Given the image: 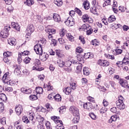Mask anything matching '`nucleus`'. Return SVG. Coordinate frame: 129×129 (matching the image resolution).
<instances>
[{
  "mask_svg": "<svg viewBox=\"0 0 129 129\" xmlns=\"http://www.w3.org/2000/svg\"><path fill=\"white\" fill-rule=\"evenodd\" d=\"M57 64L59 67H60L61 68H64L65 65V62L63 61V60L61 59H58L57 60Z\"/></svg>",
  "mask_w": 129,
  "mask_h": 129,
  "instance_id": "obj_21",
  "label": "nucleus"
},
{
  "mask_svg": "<svg viewBox=\"0 0 129 129\" xmlns=\"http://www.w3.org/2000/svg\"><path fill=\"white\" fill-rule=\"evenodd\" d=\"M98 64L103 67H107V66H109V62L106 60L100 59L98 61Z\"/></svg>",
  "mask_w": 129,
  "mask_h": 129,
  "instance_id": "obj_10",
  "label": "nucleus"
},
{
  "mask_svg": "<svg viewBox=\"0 0 129 129\" xmlns=\"http://www.w3.org/2000/svg\"><path fill=\"white\" fill-rule=\"evenodd\" d=\"M83 73L84 75H86V76H88V75H89V70H88V68H84Z\"/></svg>",
  "mask_w": 129,
  "mask_h": 129,
  "instance_id": "obj_36",
  "label": "nucleus"
},
{
  "mask_svg": "<svg viewBox=\"0 0 129 129\" xmlns=\"http://www.w3.org/2000/svg\"><path fill=\"white\" fill-rule=\"evenodd\" d=\"M76 83H72L70 84V87L71 90H75L76 89Z\"/></svg>",
  "mask_w": 129,
  "mask_h": 129,
  "instance_id": "obj_40",
  "label": "nucleus"
},
{
  "mask_svg": "<svg viewBox=\"0 0 129 129\" xmlns=\"http://www.w3.org/2000/svg\"><path fill=\"white\" fill-rule=\"evenodd\" d=\"M0 122L3 125L6 124V117H3L2 119H0Z\"/></svg>",
  "mask_w": 129,
  "mask_h": 129,
  "instance_id": "obj_52",
  "label": "nucleus"
},
{
  "mask_svg": "<svg viewBox=\"0 0 129 129\" xmlns=\"http://www.w3.org/2000/svg\"><path fill=\"white\" fill-rule=\"evenodd\" d=\"M10 27L5 26L4 30L1 32L0 36L2 38H6L9 36V29H10Z\"/></svg>",
  "mask_w": 129,
  "mask_h": 129,
  "instance_id": "obj_4",
  "label": "nucleus"
},
{
  "mask_svg": "<svg viewBox=\"0 0 129 129\" xmlns=\"http://www.w3.org/2000/svg\"><path fill=\"white\" fill-rule=\"evenodd\" d=\"M55 128L56 129H64V126H63L61 124H57L55 126Z\"/></svg>",
  "mask_w": 129,
  "mask_h": 129,
  "instance_id": "obj_56",
  "label": "nucleus"
},
{
  "mask_svg": "<svg viewBox=\"0 0 129 129\" xmlns=\"http://www.w3.org/2000/svg\"><path fill=\"white\" fill-rule=\"evenodd\" d=\"M74 19L73 18L69 17L67 20L65 22L66 25L67 26H69V27H72V26H74L75 25V23L74 22Z\"/></svg>",
  "mask_w": 129,
  "mask_h": 129,
  "instance_id": "obj_9",
  "label": "nucleus"
},
{
  "mask_svg": "<svg viewBox=\"0 0 129 129\" xmlns=\"http://www.w3.org/2000/svg\"><path fill=\"white\" fill-rule=\"evenodd\" d=\"M58 41L61 45H63L65 43V40L62 38H58Z\"/></svg>",
  "mask_w": 129,
  "mask_h": 129,
  "instance_id": "obj_55",
  "label": "nucleus"
},
{
  "mask_svg": "<svg viewBox=\"0 0 129 129\" xmlns=\"http://www.w3.org/2000/svg\"><path fill=\"white\" fill-rule=\"evenodd\" d=\"M115 16L114 15H111L108 19V21L109 23H112L113 22H114L115 21Z\"/></svg>",
  "mask_w": 129,
  "mask_h": 129,
  "instance_id": "obj_31",
  "label": "nucleus"
},
{
  "mask_svg": "<svg viewBox=\"0 0 129 129\" xmlns=\"http://www.w3.org/2000/svg\"><path fill=\"white\" fill-rule=\"evenodd\" d=\"M3 81L4 83L8 84V85H13V83L10 79V76L9 73H6L3 77Z\"/></svg>",
  "mask_w": 129,
  "mask_h": 129,
  "instance_id": "obj_3",
  "label": "nucleus"
},
{
  "mask_svg": "<svg viewBox=\"0 0 129 129\" xmlns=\"http://www.w3.org/2000/svg\"><path fill=\"white\" fill-rule=\"evenodd\" d=\"M54 3L57 7H61L63 5L62 0H54Z\"/></svg>",
  "mask_w": 129,
  "mask_h": 129,
  "instance_id": "obj_28",
  "label": "nucleus"
},
{
  "mask_svg": "<svg viewBox=\"0 0 129 129\" xmlns=\"http://www.w3.org/2000/svg\"><path fill=\"white\" fill-rule=\"evenodd\" d=\"M104 3L103 4V7L104 8L106 6H109L110 5V0H104Z\"/></svg>",
  "mask_w": 129,
  "mask_h": 129,
  "instance_id": "obj_42",
  "label": "nucleus"
},
{
  "mask_svg": "<svg viewBox=\"0 0 129 129\" xmlns=\"http://www.w3.org/2000/svg\"><path fill=\"white\" fill-rule=\"evenodd\" d=\"M72 64L71 63V60H68L66 62H64V70L66 71H68L69 70V67H70Z\"/></svg>",
  "mask_w": 129,
  "mask_h": 129,
  "instance_id": "obj_17",
  "label": "nucleus"
},
{
  "mask_svg": "<svg viewBox=\"0 0 129 129\" xmlns=\"http://www.w3.org/2000/svg\"><path fill=\"white\" fill-rule=\"evenodd\" d=\"M69 110L71 113H73V115H79V109L78 108L72 106L70 107Z\"/></svg>",
  "mask_w": 129,
  "mask_h": 129,
  "instance_id": "obj_6",
  "label": "nucleus"
},
{
  "mask_svg": "<svg viewBox=\"0 0 129 129\" xmlns=\"http://www.w3.org/2000/svg\"><path fill=\"white\" fill-rule=\"evenodd\" d=\"M79 40L82 42V44H85V40H84V37L82 36L79 37Z\"/></svg>",
  "mask_w": 129,
  "mask_h": 129,
  "instance_id": "obj_59",
  "label": "nucleus"
},
{
  "mask_svg": "<svg viewBox=\"0 0 129 129\" xmlns=\"http://www.w3.org/2000/svg\"><path fill=\"white\" fill-rule=\"evenodd\" d=\"M54 98L55 101H61V96H60V94H59L55 95L54 97Z\"/></svg>",
  "mask_w": 129,
  "mask_h": 129,
  "instance_id": "obj_33",
  "label": "nucleus"
},
{
  "mask_svg": "<svg viewBox=\"0 0 129 129\" xmlns=\"http://www.w3.org/2000/svg\"><path fill=\"white\" fill-rule=\"evenodd\" d=\"M16 40L14 37H12L8 39V44L11 46L16 45Z\"/></svg>",
  "mask_w": 129,
  "mask_h": 129,
  "instance_id": "obj_20",
  "label": "nucleus"
},
{
  "mask_svg": "<svg viewBox=\"0 0 129 129\" xmlns=\"http://www.w3.org/2000/svg\"><path fill=\"white\" fill-rule=\"evenodd\" d=\"M105 57H106L108 59H111V60H114V55H110L108 54H105Z\"/></svg>",
  "mask_w": 129,
  "mask_h": 129,
  "instance_id": "obj_48",
  "label": "nucleus"
},
{
  "mask_svg": "<svg viewBox=\"0 0 129 129\" xmlns=\"http://www.w3.org/2000/svg\"><path fill=\"white\" fill-rule=\"evenodd\" d=\"M75 11L76 13H77V14L79 15V16H82V12L81 11V10H80V9L76 8Z\"/></svg>",
  "mask_w": 129,
  "mask_h": 129,
  "instance_id": "obj_44",
  "label": "nucleus"
},
{
  "mask_svg": "<svg viewBox=\"0 0 129 129\" xmlns=\"http://www.w3.org/2000/svg\"><path fill=\"white\" fill-rule=\"evenodd\" d=\"M51 119L53 120L55 123H59V124H62V125H63V122L62 121L58 120V117L55 116H51Z\"/></svg>",
  "mask_w": 129,
  "mask_h": 129,
  "instance_id": "obj_19",
  "label": "nucleus"
},
{
  "mask_svg": "<svg viewBox=\"0 0 129 129\" xmlns=\"http://www.w3.org/2000/svg\"><path fill=\"white\" fill-rule=\"evenodd\" d=\"M89 116L92 119H96V115L93 113H90L89 114Z\"/></svg>",
  "mask_w": 129,
  "mask_h": 129,
  "instance_id": "obj_49",
  "label": "nucleus"
},
{
  "mask_svg": "<svg viewBox=\"0 0 129 129\" xmlns=\"http://www.w3.org/2000/svg\"><path fill=\"white\" fill-rule=\"evenodd\" d=\"M36 119L38 121V122H42V123H45V119H44V117L41 116V115H38L36 117Z\"/></svg>",
  "mask_w": 129,
  "mask_h": 129,
  "instance_id": "obj_23",
  "label": "nucleus"
},
{
  "mask_svg": "<svg viewBox=\"0 0 129 129\" xmlns=\"http://www.w3.org/2000/svg\"><path fill=\"white\" fill-rule=\"evenodd\" d=\"M22 121L25 122V123H29V122H30V120H29V119H28V117L26 116H24L22 117Z\"/></svg>",
  "mask_w": 129,
  "mask_h": 129,
  "instance_id": "obj_38",
  "label": "nucleus"
},
{
  "mask_svg": "<svg viewBox=\"0 0 129 129\" xmlns=\"http://www.w3.org/2000/svg\"><path fill=\"white\" fill-rule=\"evenodd\" d=\"M116 104L117 108H118L120 110H123V109L125 108V105H124L123 102L121 101V100L116 101Z\"/></svg>",
  "mask_w": 129,
  "mask_h": 129,
  "instance_id": "obj_8",
  "label": "nucleus"
},
{
  "mask_svg": "<svg viewBox=\"0 0 129 129\" xmlns=\"http://www.w3.org/2000/svg\"><path fill=\"white\" fill-rule=\"evenodd\" d=\"M24 4L28 7H31V6H33V5L35 4V2H34V0H26V2H25Z\"/></svg>",
  "mask_w": 129,
  "mask_h": 129,
  "instance_id": "obj_24",
  "label": "nucleus"
},
{
  "mask_svg": "<svg viewBox=\"0 0 129 129\" xmlns=\"http://www.w3.org/2000/svg\"><path fill=\"white\" fill-rule=\"evenodd\" d=\"M53 19L54 21L57 23L61 22V17H60V15L57 13L53 14Z\"/></svg>",
  "mask_w": 129,
  "mask_h": 129,
  "instance_id": "obj_13",
  "label": "nucleus"
},
{
  "mask_svg": "<svg viewBox=\"0 0 129 129\" xmlns=\"http://www.w3.org/2000/svg\"><path fill=\"white\" fill-rule=\"evenodd\" d=\"M29 99L30 100H37V99H38V97L35 95H30L29 96Z\"/></svg>",
  "mask_w": 129,
  "mask_h": 129,
  "instance_id": "obj_43",
  "label": "nucleus"
},
{
  "mask_svg": "<svg viewBox=\"0 0 129 129\" xmlns=\"http://www.w3.org/2000/svg\"><path fill=\"white\" fill-rule=\"evenodd\" d=\"M0 99L1 100H3V101H7V99H8V98H7V96L6 94L4 93L0 94Z\"/></svg>",
  "mask_w": 129,
  "mask_h": 129,
  "instance_id": "obj_29",
  "label": "nucleus"
},
{
  "mask_svg": "<svg viewBox=\"0 0 129 129\" xmlns=\"http://www.w3.org/2000/svg\"><path fill=\"white\" fill-rule=\"evenodd\" d=\"M103 104L105 107L107 106V105H108V102H107L106 100L104 99L103 101Z\"/></svg>",
  "mask_w": 129,
  "mask_h": 129,
  "instance_id": "obj_64",
  "label": "nucleus"
},
{
  "mask_svg": "<svg viewBox=\"0 0 129 129\" xmlns=\"http://www.w3.org/2000/svg\"><path fill=\"white\" fill-rule=\"evenodd\" d=\"M14 73H18V74H20V73H21V70H20V68L18 67V66H17L16 69H15Z\"/></svg>",
  "mask_w": 129,
  "mask_h": 129,
  "instance_id": "obj_54",
  "label": "nucleus"
},
{
  "mask_svg": "<svg viewBox=\"0 0 129 129\" xmlns=\"http://www.w3.org/2000/svg\"><path fill=\"white\" fill-rule=\"evenodd\" d=\"M36 92L37 94H43V88L40 87H36Z\"/></svg>",
  "mask_w": 129,
  "mask_h": 129,
  "instance_id": "obj_26",
  "label": "nucleus"
},
{
  "mask_svg": "<svg viewBox=\"0 0 129 129\" xmlns=\"http://www.w3.org/2000/svg\"><path fill=\"white\" fill-rule=\"evenodd\" d=\"M87 99L90 101V102H95V101L94 100V98L91 97V96H89L87 97Z\"/></svg>",
  "mask_w": 129,
  "mask_h": 129,
  "instance_id": "obj_50",
  "label": "nucleus"
},
{
  "mask_svg": "<svg viewBox=\"0 0 129 129\" xmlns=\"http://www.w3.org/2000/svg\"><path fill=\"white\" fill-rule=\"evenodd\" d=\"M74 116L73 119V122L74 123H77L79 121V115H74Z\"/></svg>",
  "mask_w": 129,
  "mask_h": 129,
  "instance_id": "obj_32",
  "label": "nucleus"
},
{
  "mask_svg": "<svg viewBox=\"0 0 129 129\" xmlns=\"http://www.w3.org/2000/svg\"><path fill=\"white\" fill-rule=\"evenodd\" d=\"M58 110L59 113H63V112H65V111H66V108H65L64 106H62L58 108Z\"/></svg>",
  "mask_w": 129,
  "mask_h": 129,
  "instance_id": "obj_35",
  "label": "nucleus"
},
{
  "mask_svg": "<svg viewBox=\"0 0 129 129\" xmlns=\"http://www.w3.org/2000/svg\"><path fill=\"white\" fill-rule=\"evenodd\" d=\"M5 110V106L3 103H0V113H2Z\"/></svg>",
  "mask_w": 129,
  "mask_h": 129,
  "instance_id": "obj_45",
  "label": "nucleus"
},
{
  "mask_svg": "<svg viewBox=\"0 0 129 129\" xmlns=\"http://www.w3.org/2000/svg\"><path fill=\"white\" fill-rule=\"evenodd\" d=\"M35 31V27L33 24H29L26 28V33L27 36L32 35V33Z\"/></svg>",
  "mask_w": 129,
  "mask_h": 129,
  "instance_id": "obj_5",
  "label": "nucleus"
},
{
  "mask_svg": "<svg viewBox=\"0 0 129 129\" xmlns=\"http://www.w3.org/2000/svg\"><path fill=\"white\" fill-rule=\"evenodd\" d=\"M97 43H98V42H97V39L93 40L91 42V45H93V46H97L98 45V44H97Z\"/></svg>",
  "mask_w": 129,
  "mask_h": 129,
  "instance_id": "obj_46",
  "label": "nucleus"
},
{
  "mask_svg": "<svg viewBox=\"0 0 129 129\" xmlns=\"http://www.w3.org/2000/svg\"><path fill=\"white\" fill-rule=\"evenodd\" d=\"M63 92L67 95H70V94H71V93L72 92V90H71V87H68L66 88H63Z\"/></svg>",
  "mask_w": 129,
  "mask_h": 129,
  "instance_id": "obj_16",
  "label": "nucleus"
},
{
  "mask_svg": "<svg viewBox=\"0 0 129 129\" xmlns=\"http://www.w3.org/2000/svg\"><path fill=\"white\" fill-rule=\"evenodd\" d=\"M79 66L77 67V70L79 72H81V70H82V63H79Z\"/></svg>",
  "mask_w": 129,
  "mask_h": 129,
  "instance_id": "obj_47",
  "label": "nucleus"
},
{
  "mask_svg": "<svg viewBox=\"0 0 129 129\" xmlns=\"http://www.w3.org/2000/svg\"><path fill=\"white\" fill-rule=\"evenodd\" d=\"M30 61H31V58H30L29 57H27L24 59V62L25 63V64L30 63Z\"/></svg>",
  "mask_w": 129,
  "mask_h": 129,
  "instance_id": "obj_53",
  "label": "nucleus"
},
{
  "mask_svg": "<svg viewBox=\"0 0 129 129\" xmlns=\"http://www.w3.org/2000/svg\"><path fill=\"white\" fill-rule=\"evenodd\" d=\"M98 10L95 8V7L93 6L90 8V12L94 14V15H96L97 16L98 15V13H97Z\"/></svg>",
  "mask_w": 129,
  "mask_h": 129,
  "instance_id": "obj_25",
  "label": "nucleus"
},
{
  "mask_svg": "<svg viewBox=\"0 0 129 129\" xmlns=\"http://www.w3.org/2000/svg\"><path fill=\"white\" fill-rule=\"evenodd\" d=\"M122 63L123 64H125V65H127V64H129V59L127 57H124Z\"/></svg>",
  "mask_w": 129,
  "mask_h": 129,
  "instance_id": "obj_39",
  "label": "nucleus"
},
{
  "mask_svg": "<svg viewBox=\"0 0 129 129\" xmlns=\"http://www.w3.org/2000/svg\"><path fill=\"white\" fill-rule=\"evenodd\" d=\"M23 106L21 105H17L15 107V111L17 115H21L22 112H23Z\"/></svg>",
  "mask_w": 129,
  "mask_h": 129,
  "instance_id": "obj_11",
  "label": "nucleus"
},
{
  "mask_svg": "<svg viewBox=\"0 0 129 129\" xmlns=\"http://www.w3.org/2000/svg\"><path fill=\"white\" fill-rule=\"evenodd\" d=\"M90 52H88L87 53H85L84 54V58H85V59H88L89 58H90Z\"/></svg>",
  "mask_w": 129,
  "mask_h": 129,
  "instance_id": "obj_58",
  "label": "nucleus"
},
{
  "mask_svg": "<svg viewBox=\"0 0 129 129\" xmlns=\"http://www.w3.org/2000/svg\"><path fill=\"white\" fill-rule=\"evenodd\" d=\"M76 51L77 53H82V49L81 48V47H77L76 49Z\"/></svg>",
  "mask_w": 129,
  "mask_h": 129,
  "instance_id": "obj_62",
  "label": "nucleus"
},
{
  "mask_svg": "<svg viewBox=\"0 0 129 129\" xmlns=\"http://www.w3.org/2000/svg\"><path fill=\"white\" fill-rule=\"evenodd\" d=\"M46 87H47V91H50V90H52L53 89V86H50V84H48V85H46Z\"/></svg>",
  "mask_w": 129,
  "mask_h": 129,
  "instance_id": "obj_60",
  "label": "nucleus"
},
{
  "mask_svg": "<svg viewBox=\"0 0 129 129\" xmlns=\"http://www.w3.org/2000/svg\"><path fill=\"white\" fill-rule=\"evenodd\" d=\"M11 26L13 28H14V29H16L17 31H20V29H21V27H20V25H19V24L16 23L15 22H12L11 23Z\"/></svg>",
  "mask_w": 129,
  "mask_h": 129,
  "instance_id": "obj_22",
  "label": "nucleus"
},
{
  "mask_svg": "<svg viewBox=\"0 0 129 129\" xmlns=\"http://www.w3.org/2000/svg\"><path fill=\"white\" fill-rule=\"evenodd\" d=\"M4 91H7V92H12L13 91V88L10 87H6V86H4Z\"/></svg>",
  "mask_w": 129,
  "mask_h": 129,
  "instance_id": "obj_34",
  "label": "nucleus"
},
{
  "mask_svg": "<svg viewBox=\"0 0 129 129\" xmlns=\"http://www.w3.org/2000/svg\"><path fill=\"white\" fill-rule=\"evenodd\" d=\"M45 44H46V39H45L38 41V43L35 45L34 48V50L36 52V54L40 53L39 50H40V51H42V50H43L42 46L43 45H45Z\"/></svg>",
  "mask_w": 129,
  "mask_h": 129,
  "instance_id": "obj_1",
  "label": "nucleus"
},
{
  "mask_svg": "<svg viewBox=\"0 0 129 129\" xmlns=\"http://www.w3.org/2000/svg\"><path fill=\"white\" fill-rule=\"evenodd\" d=\"M45 32L47 34H55L56 33V30L54 29H45Z\"/></svg>",
  "mask_w": 129,
  "mask_h": 129,
  "instance_id": "obj_27",
  "label": "nucleus"
},
{
  "mask_svg": "<svg viewBox=\"0 0 129 129\" xmlns=\"http://www.w3.org/2000/svg\"><path fill=\"white\" fill-rule=\"evenodd\" d=\"M117 110V109L116 108V107H113L112 108L110 109V111L111 112H113L114 113H115Z\"/></svg>",
  "mask_w": 129,
  "mask_h": 129,
  "instance_id": "obj_61",
  "label": "nucleus"
},
{
  "mask_svg": "<svg viewBox=\"0 0 129 129\" xmlns=\"http://www.w3.org/2000/svg\"><path fill=\"white\" fill-rule=\"evenodd\" d=\"M66 34V30H65V29H62L60 30L59 35L60 37H64Z\"/></svg>",
  "mask_w": 129,
  "mask_h": 129,
  "instance_id": "obj_37",
  "label": "nucleus"
},
{
  "mask_svg": "<svg viewBox=\"0 0 129 129\" xmlns=\"http://www.w3.org/2000/svg\"><path fill=\"white\" fill-rule=\"evenodd\" d=\"M21 91L22 93H24L25 94H31V93H32V90L30 89H27L24 87L21 88Z\"/></svg>",
  "mask_w": 129,
  "mask_h": 129,
  "instance_id": "obj_15",
  "label": "nucleus"
},
{
  "mask_svg": "<svg viewBox=\"0 0 129 129\" xmlns=\"http://www.w3.org/2000/svg\"><path fill=\"white\" fill-rule=\"evenodd\" d=\"M11 55H12V52L9 51H7L4 53V56L7 57H10V56H11Z\"/></svg>",
  "mask_w": 129,
  "mask_h": 129,
  "instance_id": "obj_51",
  "label": "nucleus"
},
{
  "mask_svg": "<svg viewBox=\"0 0 129 129\" xmlns=\"http://www.w3.org/2000/svg\"><path fill=\"white\" fill-rule=\"evenodd\" d=\"M34 115H33V114L32 113H29V119L30 120L33 121V120L34 119Z\"/></svg>",
  "mask_w": 129,
  "mask_h": 129,
  "instance_id": "obj_63",
  "label": "nucleus"
},
{
  "mask_svg": "<svg viewBox=\"0 0 129 129\" xmlns=\"http://www.w3.org/2000/svg\"><path fill=\"white\" fill-rule=\"evenodd\" d=\"M83 7L85 10H89L90 9V3L88 1H85L83 4Z\"/></svg>",
  "mask_w": 129,
  "mask_h": 129,
  "instance_id": "obj_18",
  "label": "nucleus"
},
{
  "mask_svg": "<svg viewBox=\"0 0 129 129\" xmlns=\"http://www.w3.org/2000/svg\"><path fill=\"white\" fill-rule=\"evenodd\" d=\"M38 52H39V53L36 54L39 55V58L42 62H45L49 58V54H47V53L43 52V49L41 51L39 50Z\"/></svg>",
  "mask_w": 129,
  "mask_h": 129,
  "instance_id": "obj_2",
  "label": "nucleus"
},
{
  "mask_svg": "<svg viewBox=\"0 0 129 129\" xmlns=\"http://www.w3.org/2000/svg\"><path fill=\"white\" fill-rule=\"evenodd\" d=\"M83 107L85 109L88 110H91L92 109V104L91 103H86L83 104Z\"/></svg>",
  "mask_w": 129,
  "mask_h": 129,
  "instance_id": "obj_14",
  "label": "nucleus"
},
{
  "mask_svg": "<svg viewBox=\"0 0 129 129\" xmlns=\"http://www.w3.org/2000/svg\"><path fill=\"white\" fill-rule=\"evenodd\" d=\"M88 15L85 14L82 17V20L84 23L88 22Z\"/></svg>",
  "mask_w": 129,
  "mask_h": 129,
  "instance_id": "obj_30",
  "label": "nucleus"
},
{
  "mask_svg": "<svg viewBox=\"0 0 129 129\" xmlns=\"http://www.w3.org/2000/svg\"><path fill=\"white\" fill-rule=\"evenodd\" d=\"M119 84L121 85L122 87H124V88H128L129 89V86L127 84V81L125 80H120L119 82Z\"/></svg>",
  "mask_w": 129,
  "mask_h": 129,
  "instance_id": "obj_12",
  "label": "nucleus"
},
{
  "mask_svg": "<svg viewBox=\"0 0 129 129\" xmlns=\"http://www.w3.org/2000/svg\"><path fill=\"white\" fill-rule=\"evenodd\" d=\"M77 59L80 62L83 60V56L81 54H79L77 55Z\"/></svg>",
  "mask_w": 129,
  "mask_h": 129,
  "instance_id": "obj_57",
  "label": "nucleus"
},
{
  "mask_svg": "<svg viewBox=\"0 0 129 129\" xmlns=\"http://www.w3.org/2000/svg\"><path fill=\"white\" fill-rule=\"evenodd\" d=\"M33 67H32V70H38V71H41V70L38 68V66L41 65V62L39 59H35Z\"/></svg>",
  "mask_w": 129,
  "mask_h": 129,
  "instance_id": "obj_7",
  "label": "nucleus"
},
{
  "mask_svg": "<svg viewBox=\"0 0 129 129\" xmlns=\"http://www.w3.org/2000/svg\"><path fill=\"white\" fill-rule=\"evenodd\" d=\"M67 37H68V38L70 40V41H71L72 42V41H73V40L74 39V37H73V36H72L71 33H68L67 34Z\"/></svg>",
  "mask_w": 129,
  "mask_h": 129,
  "instance_id": "obj_41",
  "label": "nucleus"
}]
</instances>
